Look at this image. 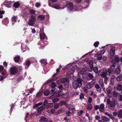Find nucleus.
Listing matches in <instances>:
<instances>
[{
  "mask_svg": "<svg viewBox=\"0 0 122 122\" xmlns=\"http://www.w3.org/2000/svg\"><path fill=\"white\" fill-rule=\"evenodd\" d=\"M72 85L74 88L75 89H76L78 87H81V86L79 85L75 81L73 82Z\"/></svg>",
  "mask_w": 122,
  "mask_h": 122,
  "instance_id": "10",
  "label": "nucleus"
},
{
  "mask_svg": "<svg viewBox=\"0 0 122 122\" xmlns=\"http://www.w3.org/2000/svg\"><path fill=\"white\" fill-rule=\"evenodd\" d=\"M104 81H107L108 80L109 77L107 76H106L105 77H104Z\"/></svg>",
  "mask_w": 122,
  "mask_h": 122,
  "instance_id": "54",
  "label": "nucleus"
},
{
  "mask_svg": "<svg viewBox=\"0 0 122 122\" xmlns=\"http://www.w3.org/2000/svg\"><path fill=\"white\" fill-rule=\"evenodd\" d=\"M12 3L11 1H6L4 3V4L6 5H11Z\"/></svg>",
  "mask_w": 122,
  "mask_h": 122,
  "instance_id": "32",
  "label": "nucleus"
},
{
  "mask_svg": "<svg viewBox=\"0 0 122 122\" xmlns=\"http://www.w3.org/2000/svg\"><path fill=\"white\" fill-rule=\"evenodd\" d=\"M49 92L48 90H46L44 92V94L45 96H47L49 94Z\"/></svg>",
  "mask_w": 122,
  "mask_h": 122,
  "instance_id": "43",
  "label": "nucleus"
},
{
  "mask_svg": "<svg viewBox=\"0 0 122 122\" xmlns=\"http://www.w3.org/2000/svg\"><path fill=\"white\" fill-rule=\"evenodd\" d=\"M43 92H38L36 95L37 97H41L42 94Z\"/></svg>",
  "mask_w": 122,
  "mask_h": 122,
  "instance_id": "40",
  "label": "nucleus"
},
{
  "mask_svg": "<svg viewBox=\"0 0 122 122\" xmlns=\"http://www.w3.org/2000/svg\"><path fill=\"white\" fill-rule=\"evenodd\" d=\"M56 79H57L55 78L50 80H48L45 83V84L46 85L48 83H50L53 81H55Z\"/></svg>",
  "mask_w": 122,
  "mask_h": 122,
  "instance_id": "20",
  "label": "nucleus"
},
{
  "mask_svg": "<svg viewBox=\"0 0 122 122\" xmlns=\"http://www.w3.org/2000/svg\"><path fill=\"white\" fill-rule=\"evenodd\" d=\"M115 47H113L110 50V54L112 55H114L115 53Z\"/></svg>",
  "mask_w": 122,
  "mask_h": 122,
  "instance_id": "12",
  "label": "nucleus"
},
{
  "mask_svg": "<svg viewBox=\"0 0 122 122\" xmlns=\"http://www.w3.org/2000/svg\"><path fill=\"white\" fill-rule=\"evenodd\" d=\"M40 37L41 40L44 39L46 36L42 30H40Z\"/></svg>",
  "mask_w": 122,
  "mask_h": 122,
  "instance_id": "7",
  "label": "nucleus"
},
{
  "mask_svg": "<svg viewBox=\"0 0 122 122\" xmlns=\"http://www.w3.org/2000/svg\"><path fill=\"white\" fill-rule=\"evenodd\" d=\"M121 71L120 69L119 68H117L115 70V73L116 75L119 74Z\"/></svg>",
  "mask_w": 122,
  "mask_h": 122,
  "instance_id": "22",
  "label": "nucleus"
},
{
  "mask_svg": "<svg viewBox=\"0 0 122 122\" xmlns=\"http://www.w3.org/2000/svg\"><path fill=\"white\" fill-rule=\"evenodd\" d=\"M17 16H13L12 18V21L15 22L16 21V19L17 18Z\"/></svg>",
  "mask_w": 122,
  "mask_h": 122,
  "instance_id": "36",
  "label": "nucleus"
},
{
  "mask_svg": "<svg viewBox=\"0 0 122 122\" xmlns=\"http://www.w3.org/2000/svg\"><path fill=\"white\" fill-rule=\"evenodd\" d=\"M84 95L83 93H81L80 96V99L83 98L84 97Z\"/></svg>",
  "mask_w": 122,
  "mask_h": 122,
  "instance_id": "48",
  "label": "nucleus"
},
{
  "mask_svg": "<svg viewBox=\"0 0 122 122\" xmlns=\"http://www.w3.org/2000/svg\"><path fill=\"white\" fill-rule=\"evenodd\" d=\"M104 104L102 103L99 106V110L101 112H102L103 111L104 108Z\"/></svg>",
  "mask_w": 122,
  "mask_h": 122,
  "instance_id": "18",
  "label": "nucleus"
},
{
  "mask_svg": "<svg viewBox=\"0 0 122 122\" xmlns=\"http://www.w3.org/2000/svg\"><path fill=\"white\" fill-rule=\"evenodd\" d=\"M115 68V65H112V66H111L110 67V69H112V70H113Z\"/></svg>",
  "mask_w": 122,
  "mask_h": 122,
  "instance_id": "57",
  "label": "nucleus"
},
{
  "mask_svg": "<svg viewBox=\"0 0 122 122\" xmlns=\"http://www.w3.org/2000/svg\"><path fill=\"white\" fill-rule=\"evenodd\" d=\"M92 99L91 97H89L88 100V102L90 103L92 102Z\"/></svg>",
  "mask_w": 122,
  "mask_h": 122,
  "instance_id": "53",
  "label": "nucleus"
},
{
  "mask_svg": "<svg viewBox=\"0 0 122 122\" xmlns=\"http://www.w3.org/2000/svg\"><path fill=\"white\" fill-rule=\"evenodd\" d=\"M10 70L11 73L13 75L15 74L17 71V69L15 67H11Z\"/></svg>",
  "mask_w": 122,
  "mask_h": 122,
  "instance_id": "8",
  "label": "nucleus"
},
{
  "mask_svg": "<svg viewBox=\"0 0 122 122\" xmlns=\"http://www.w3.org/2000/svg\"><path fill=\"white\" fill-rule=\"evenodd\" d=\"M112 114L113 116H116L117 115V112H113Z\"/></svg>",
  "mask_w": 122,
  "mask_h": 122,
  "instance_id": "62",
  "label": "nucleus"
},
{
  "mask_svg": "<svg viewBox=\"0 0 122 122\" xmlns=\"http://www.w3.org/2000/svg\"><path fill=\"white\" fill-rule=\"evenodd\" d=\"M105 69L107 73V75H108V76H110L111 74L112 73V71L111 69L110 68H108L107 69Z\"/></svg>",
  "mask_w": 122,
  "mask_h": 122,
  "instance_id": "19",
  "label": "nucleus"
},
{
  "mask_svg": "<svg viewBox=\"0 0 122 122\" xmlns=\"http://www.w3.org/2000/svg\"><path fill=\"white\" fill-rule=\"evenodd\" d=\"M20 5L19 3L18 2H16L14 4V6L15 8L18 7Z\"/></svg>",
  "mask_w": 122,
  "mask_h": 122,
  "instance_id": "30",
  "label": "nucleus"
},
{
  "mask_svg": "<svg viewBox=\"0 0 122 122\" xmlns=\"http://www.w3.org/2000/svg\"><path fill=\"white\" fill-rule=\"evenodd\" d=\"M51 86L52 88H55L56 86V85L55 82H52L51 83Z\"/></svg>",
  "mask_w": 122,
  "mask_h": 122,
  "instance_id": "49",
  "label": "nucleus"
},
{
  "mask_svg": "<svg viewBox=\"0 0 122 122\" xmlns=\"http://www.w3.org/2000/svg\"><path fill=\"white\" fill-rule=\"evenodd\" d=\"M112 88L110 86L108 87L107 89V94H110L112 91Z\"/></svg>",
  "mask_w": 122,
  "mask_h": 122,
  "instance_id": "24",
  "label": "nucleus"
},
{
  "mask_svg": "<svg viewBox=\"0 0 122 122\" xmlns=\"http://www.w3.org/2000/svg\"><path fill=\"white\" fill-rule=\"evenodd\" d=\"M119 100L121 101H122V95L120 94H119Z\"/></svg>",
  "mask_w": 122,
  "mask_h": 122,
  "instance_id": "60",
  "label": "nucleus"
},
{
  "mask_svg": "<svg viewBox=\"0 0 122 122\" xmlns=\"http://www.w3.org/2000/svg\"><path fill=\"white\" fill-rule=\"evenodd\" d=\"M51 112L52 113H56L55 110L54 109H52L51 111Z\"/></svg>",
  "mask_w": 122,
  "mask_h": 122,
  "instance_id": "61",
  "label": "nucleus"
},
{
  "mask_svg": "<svg viewBox=\"0 0 122 122\" xmlns=\"http://www.w3.org/2000/svg\"><path fill=\"white\" fill-rule=\"evenodd\" d=\"M20 59V57L19 56H15L14 58V60L16 62H19V60Z\"/></svg>",
  "mask_w": 122,
  "mask_h": 122,
  "instance_id": "17",
  "label": "nucleus"
},
{
  "mask_svg": "<svg viewBox=\"0 0 122 122\" xmlns=\"http://www.w3.org/2000/svg\"><path fill=\"white\" fill-rule=\"evenodd\" d=\"M42 103L41 102H40L38 103L37 104H36L35 105H34V106H33V108H36L37 107H39V106L41 105L42 104Z\"/></svg>",
  "mask_w": 122,
  "mask_h": 122,
  "instance_id": "29",
  "label": "nucleus"
},
{
  "mask_svg": "<svg viewBox=\"0 0 122 122\" xmlns=\"http://www.w3.org/2000/svg\"><path fill=\"white\" fill-rule=\"evenodd\" d=\"M92 69H93V71H94V72L96 73H97V72L98 71V69H97V67H93L92 68Z\"/></svg>",
  "mask_w": 122,
  "mask_h": 122,
  "instance_id": "41",
  "label": "nucleus"
},
{
  "mask_svg": "<svg viewBox=\"0 0 122 122\" xmlns=\"http://www.w3.org/2000/svg\"><path fill=\"white\" fill-rule=\"evenodd\" d=\"M102 58L104 61H105L107 60L106 57L105 56H103Z\"/></svg>",
  "mask_w": 122,
  "mask_h": 122,
  "instance_id": "63",
  "label": "nucleus"
},
{
  "mask_svg": "<svg viewBox=\"0 0 122 122\" xmlns=\"http://www.w3.org/2000/svg\"><path fill=\"white\" fill-rule=\"evenodd\" d=\"M114 60L116 62H117L119 61V59L118 57H115L114 59Z\"/></svg>",
  "mask_w": 122,
  "mask_h": 122,
  "instance_id": "44",
  "label": "nucleus"
},
{
  "mask_svg": "<svg viewBox=\"0 0 122 122\" xmlns=\"http://www.w3.org/2000/svg\"><path fill=\"white\" fill-rule=\"evenodd\" d=\"M106 71L104 69L102 72L101 75L102 77H104L106 76L107 73Z\"/></svg>",
  "mask_w": 122,
  "mask_h": 122,
  "instance_id": "15",
  "label": "nucleus"
},
{
  "mask_svg": "<svg viewBox=\"0 0 122 122\" xmlns=\"http://www.w3.org/2000/svg\"><path fill=\"white\" fill-rule=\"evenodd\" d=\"M122 90V86L120 84H118L117 86V91H120Z\"/></svg>",
  "mask_w": 122,
  "mask_h": 122,
  "instance_id": "21",
  "label": "nucleus"
},
{
  "mask_svg": "<svg viewBox=\"0 0 122 122\" xmlns=\"http://www.w3.org/2000/svg\"><path fill=\"white\" fill-rule=\"evenodd\" d=\"M75 70L74 67H72L71 69L70 72L71 73H73Z\"/></svg>",
  "mask_w": 122,
  "mask_h": 122,
  "instance_id": "46",
  "label": "nucleus"
},
{
  "mask_svg": "<svg viewBox=\"0 0 122 122\" xmlns=\"http://www.w3.org/2000/svg\"><path fill=\"white\" fill-rule=\"evenodd\" d=\"M36 18L35 16L32 15L30 18L29 21L28 22L29 25L31 26L33 25L35 23V22L36 21Z\"/></svg>",
  "mask_w": 122,
  "mask_h": 122,
  "instance_id": "4",
  "label": "nucleus"
},
{
  "mask_svg": "<svg viewBox=\"0 0 122 122\" xmlns=\"http://www.w3.org/2000/svg\"><path fill=\"white\" fill-rule=\"evenodd\" d=\"M89 65H90V68L91 69H92L93 68V66L92 64L93 62L92 61L90 60L89 61Z\"/></svg>",
  "mask_w": 122,
  "mask_h": 122,
  "instance_id": "28",
  "label": "nucleus"
},
{
  "mask_svg": "<svg viewBox=\"0 0 122 122\" xmlns=\"http://www.w3.org/2000/svg\"><path fill=\"white\" fill-rule=\"evenodd\" d=\"M45 108L43 105L41 106L38 107L37 109V113L36 114V116H38L41 113V112Z\"/></svg>",
  "mask_w": 122,
  "mask_h": 122,
  "instance_id": "6",
  "label": "nucleus"
},
{
  "mask_svg": "<svg viewBox=\"0 0 122 122\" xmlns=\"http://www.w3.org/2000/svg\"><path fill=\"white\" fill-rule=\"evenodd\" d=\"M35 12V11L33 9L30 10V13L31 15H34Z\"/></svg>",
  "mask_w": 122,
  "mask_h": 122,
  "instance_id": "38",
  "label": "nucleus"
},
{
  "mask_svg": "<svg viewBox=\"0 0 122 122\" xmlns=\"http://www.w3.org/2000/svg\"><path fill=\"white\" fill-rule=\"evenodd\" d=\"M52 7L55 8L56 9H58L60 8V6L58 5H54Z\"/></svg>",
  "mask_w": 122,
  "mask_h": 122,
  "instance_id": "34",
  "label": "nucleus"
},
{
  "mask_svg": "<svg viewBox=\"0 0 122 122\" xmlns=\"http://www.w3.org/2000/svg\"><path fill=\"white\" fill-rule=\"evenodd\" d=\"M92 105L90 103L88 105L86 109L88 110H90L92 109Z\"/></svg>",
  "mask_w": 122,
  "mask_h": 122,
  "instance_id": "26",
  "label": "nucleus"
},
{
  "mask_svg": "<svg viewBox=\"0 0 122 122\" xmlns=\"http://www.w3.org/2000/svg\"><path fill=\"white\" fill-rule=\"evenodd\" d=\"M96 82V80L93 79L90 82L87 84L86 86V87L88 89H90L93 87Z\"/></svg>",
  "mask_w": 122,
  "mask_h": 122,
  "instance_id": "5",
  "label": "nucleus"
},
{
  "mask_svg": "<svg viewBox=\"0 0 122 122\" xmlns=\"http://www.w3.org/2000/svg\"><path fill=\"white\" fill-rule=\"evenodd\" d=\"M122 76L119 75L116 78V80L117 81H120L122 79Z\"/></svg>",
  "mask_w": 122,
  "mask_h": 122,
  "instance_id": "33",
  "label": "nucleus"
},
{
  "mask_svg": "<svg viewBox=\"0 0 122 122\" xmlns=\"http://www.w3.org/2000/svg\"><path fill=\"white\" fill-rule=\"evenodd\" d=\"M45 18L44 16L42 15H39L37 19L39 20H43Z\"/></svg>",
  "mask_w": 122,
  "mask_h": 122,
  "instance_id": "27",
  "label": "nucleus"
},
{
  "mask_svg": "<svg viewBox=\"0 0 122 122\" xmlns=\"http://www.w3.org/2000/svg\"><path fill=\"white\" fill-rule=\"evenodd\" d=\"M30 64V62L29 60L27 61L26 62V64L27 66H29Z\"/></svg>",
  "mask_w": 122,
  "mask_h": 122,
  "instance_id": "50",
  "label": "nucleus"
},
{
  "mask_svg": "<svg viewBox=\"0 0 122 122\" xmlns=\"http://www.w3.org/2000/svg\"><path fill=\"white\" fill-rule=\"evenodd\" d=\"M43 105L45 108L47 109L52 107L53 104L52 103H48L47 100L46 99L44 101Z\"/></svg>",
  "mask_w": 122,
  "mask_h": 122,
  "instance_id": "2",
  "label": "nucleus"
},
{
  "mask_svg": "<svg viewBox=\"0 0 122 122\" xmlns=\"http://www.w3.org/2000/svg\"><path fill=\"white\" fill-rule=\"evenodd\" d=\"M95 87L97 92H101V88L99 84H95Z\"/></svg>",
  "mask_w": 122,
  "mask_h": 122,
  "instance_id": "13",
  "label": "nucleus"
},
{
  "mask_svg": "<svg viewBox=\"0 0 122 122\" xmlns=\"http://www.w3.org/2000/svg\"><path fill=\"white\" fill-rule=\"evenodd\" d=\"M83 112V111L81 110L79 112H77V115L79 116H80L82 113Z\"/></svg>",
  "mask_w": 122,
  "mask_h": 122,
  "instance_id": "52",
  "label": "nucleus"
},
{
  "mask_svg": "<svg viewBox=\"0 0 122 122\" xmlns=\"http://www.w3.org/2000/svg\"><path fill=\"white\" fill-rule=\"evenodd\" d=\"M40 61L41 63H43L45 65H46L47 64L46 61L44 59L41 60Z\"/></svg>",
  "mask_w": 122,
  "mask_h": 122,
  "instance_id": "35",
  "label": "nucleus"
},
{
  "mask_svg": "<svg viewBox=\"0 0 122 122\" xmlns=\"http://www.w3.org/2000/svg\"><path fill=\"white\" fill-rule=\"evenodd\" d=\"M100 118V117L98 116H96L95 117V119L96 120H98Z\"/></svg>",
  "mask_w": 122,
  "mask_h": 122,
  "instance_id": "64",
  "label": "nucleus"
},
{
  "mask_svg": "<svg viewBox=\"0 0 122 122\" xmlns=\"http://www.w3.org/2000/svg\"><path fill=\"white\" fill-rule=\"evenodd\" d=\"M118 117L120 118H122V111L121 110H120L118 111Z\"/></svg>",
  "mask_w": 122,
  "mask_h": 122,
  "instance_id": "25",
  "label": "nucleus"
},
{
  "mask_svg": "<svg viewBox=\"0 0 122 122\" xmlns=\"http://www.w3.org/2000/svg\"><path fill=\"white\" fill-rule=\"evenodd\" d=\"M94 108L96 110H97L98 109H99V106L98 105H95L94 106Z\"/></svg>",
  "mask_w": 122,
  "mask_h": 122,
  "instance_id": "55",
  "label": "nucleus"
},
{
  "mask_svg": "<svg viewBox=\"0 0 122 122\" xmlns=\"http://www.w3.org/2000/svg\"><path fill=\"white\" fill-rule=\"evenodd\" d=\"M103 82L102 80V79H99L98 81V83L99 84V85L100 84H101Z\"/></svg>",
  "mask_w": 122,
  "mask_h": 122,
  "instance_id": "58",
  "label": "nucleus"
},
{
  "mask_svg": "<svg viewBox=\"0 0 122 122\" xmlns=\"http://www.w3.org/2000/svg\"><path fill=\"white\" fill-rule=\"evenodd\" d=\"M95 56L97 57V59L98 60H101L102 58V55L100 53L97 52Z\"/></svg>",
  "mask_w": 122,
  "mask_h": 122,
  "instance_id": "9",
  "label": "nucleus"
},
{
  "mask_svg": "<svg viewBox=\"0 0 122 122\" xmlns=\"http://www.w3.org/2000/svg\"><path fill=\"white\" fill-rule=\"evenodd\" d=\"M59 100V99L58 98H55L52 100V102H56Z\"/></svg>",
  "mask_w": 122,
  "mask_h": 122,
  "instance_id": "42",
  "label": "nucleus"
},
{
  "mask_svg": "<svg viewBox=\"0 0 122 122\" xmlns=\"http://www.w3.org/2000/svg\"><path fill=\"white\" fill-rule=\"evenodd\" d=\"M79 93L78 92H74L73 94L72 95V96L73 97L74 96H76L78 95Z\"/></svg>",
  "mask_w": 122,
  "mask_h": 122,
  "instance_id": "47",
  "label": "nucleus"
},
{
  "mask_svg": "<svg viewBox=\"0 0 122 122\" xmlns=\"http://www.w3.org/2000/svg\"><path fill=\"white\" fill-rule=\"evenodd\" d=\"M75 82L77 83L79 85H80L81 86H82V80L80 78H77L76 80L75 81Z\"/></svg>",
  "mask_w": 122,
  "mask_h": 122,
  "instance_id": "11",
  "label": "nucleus"
},
{
  "mask_svg": "<svg viewBox=\"0 0 122 122\" xmlns=\"http://www.w3.org/2000/svg\"><path fill=\"white\" fill-rule=\"evenodd\" d=\"M66 104V102L64 101H62L59 103V105L60 106H62Z\"/></svg>",
  "mask_w": 122,
  "mask_h": 122,
  "instance_id": "37",
  "label": "nucleus"
},
{
  "mask_svg": "<svg viewBox=\"0 0 122 122\" xmlns=\"http://www.w3.org/2000/svg\"><path fill=\"white\" fill-rule=\"evenodd\" d=\"M67 5L68 8L71 11L73 10V9L75 11H78L84 8V7H82L81 6L78 7L75 5L73 7V4L69 2L67 3Z\"/></svg>",
  "mask_w": 122,
  "mask_h": 122,
  "instance_id": "1",
  "label": "nucleus"
},
{
  "mask_svg": "<svg viewBox=\"0 0 122 122\" xmlns=\"http://www.w3.org/2000/svg\"><path fill=\"white\" fill-rule=\"evenodd\" d=\"M101 119L102 121L104 122H107L109 121L110 119L107 118L105 116H102L101 117Z\"/></svg>",
  "mask_w": 122,
  "mask_h": 122,
  "instance_id": "16",
  "label": "nucleus"
},
{
  "mask_svg": "<svg viewBox=\"0 0 122 122\" xmlns=\"http://www.w3.org/2000/svg\"><path fill=\"white\" fill-rule=\"evenodd\" d=\"M36 6V7H38L40 6V4L39 3H36L35 4Z\"/></svg>",
  "mask_w": 122,
  "mask_h": 122,
  "instance_id": "56",
  "label": "nucleus"
},
{
  "mask_svg": "<svg viewBox=\"0 0 122 122\" xmlns=\"http://www.w3.org/2000/svg\"><path fill=\"white\" fill-rule=\"evenodd\" d=\"M59 107V105L58 104H55L54 107V108L55 109Z\"/></svg>",
  "mask_w": 122,
  "mask_h": 122,
  "instance_id": "59",
  "label": "nucleus"
},
{
  "mask_svg": "<svg viewBox=\"0 0 122 122\" xmlns=\"http://www.w3.org/2000/svg\"><path fill=\"white\" fill-rule=\"evenodd\" d=\"M71 113V112L70 111H68L66 113V114L67 116H69L70 115Z\"/></svg>",
  "mask_w": 122,
  "mask_h": 122,
  "instance_id": "51",
  "label": "nucleus"
},
{
  "mask_svg": "<svg viewBox=\"0 0 122 122\" xmlns=\"http://www.w3.org/2000/svg\"><path fill=\"white\" fill-rule=\"evenodd\" d=\"M88 76L91 79H92L94 78V76L91 73H88Z\"/></svg>",
  "mask_w": 122,
  "mask_h": 122,
  "instance_id": "39",
  "label": "nucleus"
},
{
  "mask_svg": "<svg viewBox=\"0 0 122 122\" xmlns=\"http://www.w3.org/2000/svg\"><path fill=\"white\" fill-rule=\"evenodd\" d=\"M67 79L66 78H61L60 79V81L61 82L63 83L67 81Z\"/></svg>",
  "mask_w": 122,
  "mask_h": 122,
  "instance_id": "31",
  "label": "nucleus"
},
{
  "mask_svg": "<svg viewBox=\"0 0 122 122\" xmlns=\"http://www.w3.org/2000/svg\"><path fill=\"white\" fill-rule=\"evenodd\" d=\"M115 102V100H113L112 101H111L110 99L109 98L107 99V104L110 105L111 107L113 108L115 107L116 105Z\"/></svg>",
  "mask_w": 122,
  "mask_h": 122,
  "instance_id": "3",
  "label": "nucleus"
},
{
  "mask_svg": "<svg viewBox=\"0 0 122 122\" xmlns=\"http://www.w3.org/2000/svg\"><path fill=\"white\" fill-rule=\"evenodd\" d=\"M119 94H120L116 91H114L112 93L113 95L115 97H117L119 95Z\"/></svg>",
  "mask_w": 122,
  "mask_h": 122,
  "instance_id": "23",
  "label": "nucleus"
},
{
  "mask_svg": "<svg viewBox=\"0 0 122 122\" xmlns=\"http://www.w3.org/2000/svg\"><path fill=\"white\" fill-rule=\"evenodd\" d=\"M99 44V43L98 41H96L94 43V45L95 47H97L98 46Z\"/></svg>",
  "mask_w": 122,
  "mask_h": 122,
  "instance_id": "45",
  "label": "nucleus"
},
{
  "mask_svg": "<svg viewBox=\"0 0 122 122\" xmlns=\"http://www.w3.org/2000/svg\"><path fill=\"white\" fill-rule=\"evenodd\" d=\"M48 119L44 117H41L40 122H48Z\"/></svg>",
  "mask_w": 122,
  "mask_h": 122,
  "instance_id": "14",
  "label": "nucleus"
}]
</instances>
